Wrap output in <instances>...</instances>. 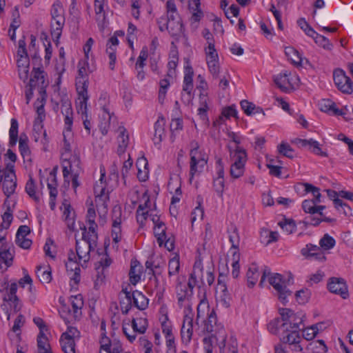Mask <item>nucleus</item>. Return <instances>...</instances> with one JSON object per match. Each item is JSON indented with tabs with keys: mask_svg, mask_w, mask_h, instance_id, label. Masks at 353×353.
<instances>
[{
	"mask_svg": "<svg viewBox=\"0 0 353 353\" xmlns=\"http://www.w3.org/2000/svg\"><path fill=\"white\" fill-rule=\"evenodd\" d=\"M279 314L281 317L276 318L268 323L269 332L279 335L281 342L288 344L293 352H301L302 338L299 331L303 322V316L289 308H280Z\"/></svg>",
	"mask_w": 353,
	"mask_h": 353,
	"instance_id": "f257e3e1",
	"label": "nucleus"
},
{
	"mask_svg": "<svg viewBox=\"0 0 353 353\" xmlns=\"http://www.w3.org/2000/svg\"><path fill=\"white\" fill-rule=\"evenodd\" d=\"M266 277L268 279L269 283L276 292L280 301L285 305L288 302V296H290L292 294V292L287 288V285L292 280V276H290L286 281L281 274L272 273L268 267H265L259 284V286L263 287V282Z\"/></svg>",
	"mask_w": 353,
	"mask_h": 353,
	"instance_id": "f03ea898",
	"label": "nucleus"
},
{
	"mask_svg": "<svg viewBox=\"0 0 353 353\" xmlns=\"http://www.w3.org/2000/svg\"><path fill=\"white\" fill-rule=\"evenodd\" d=\"M61 114L64 117L65 130L63 132V149L65 152L71 150L70 142L67 139L72 132V126L73 123V110L70 97L66 94L61 95Z\"/></svg>",
	"mask_w": 353,
	"mask_h": 353,
	"instance_id": "7ed1b4c3",
	"label": "nucleus"
},
{
	"mask_svg": "<svg viewBox=\"0 0 353 353\" xmlns=\"http://www.w3.org/2000/svg\"><path fill=\"white\" fill-rule=\"evenodd\" d=\"M200 319H202L204 323V331L208 333L215 331L217 322L216 314L214 309L210 310L208 303L205 300H201L197 306L196 324L199 323Z\"/></svg>",
	"mask_w": 353,
	"mask_h": 353,
	"instance_id": "20e7f679",
	"label": "nucleus"
},
{
	"mask_svg": "<svg viewBox=\"0 0 353 353\" xmlns=\"http://www.w3.org/2000/svg\"><path fill=\"white\" fill-rule=\"evenodd\" d=\"M50 14L52 17L51 35L54 41H58L65 24L64 9L59 1H56L52 4Z\"/></svg>",
	"mask_w": 353,
	"mask_h": 353,
	"instance_id": "39448f33",
	"label": "nucleus"
},
{
	"mask_svg": "<svg viewBox=\"0 0 353 353\" xmlns=\"http://www.w3.org/2000/svg\"><path fill=\"white\" fill-rule=\"evenodd\" d=\"M17 284H9L8 278L0 285V293L2 294L3 302L8 303L14 312H19L21 308V303L17 296Z\"/></svg>",
	"mask_w": 353,
	"mask_h": 353,
	"instance_id": "423d86ee",
	"label": "nucleus"
},
{
	"mask_svg": "<svg viewBox=\"0 0 353 353\" xmlns=\"http://www.w3.org/2000/svg\"><path fill=\"white\" fill-rule=\"evenodd\" d=\"M14 168V165L12 163H7L6 168H1L3 179L2 188L7 198L14 192L17 187V178Z\"/></svg>",
	"mask_w": 353,
	"mask_h": 353,
	"instance_id": "0eeeda50",
	"label": "nucleus"
},
{
	"mask_svg": "<svg viewBox=\"0 0 353 353\" xmlns=\"http://www.w3.org/2000/svg\"><path fill=\"white\" fill-rule=\"evenodd\" d=\"M104 176L105 174L102 173L99 183H97L94 187V192L97 210L99 213L106 214L108 211V202L109 201V194L108 192L105 191V185L103 183Z\"/></svg>",
	"mask_w": 353,
	"mask_h": 353,
	"instance_id": "6e6552de",
	"label": "nucleus"
},
{
	"mask_svg": "<svg viewBox=\"0 0 353 353\" xmlns=\"http://www.w3.org/2000/svg\"><path fill=\"white\" fill-rule=\"evenodd\" d=\"M33 75L30 79L29 87L37 89L38 92L42 98V101H46L47 99L46 88L48 85V82H46L44 77V72L40 68H34Z\"/></svg>",
	"mask_w": 353,
	"mask_h": 353,
	"instance_id": "1a4fd4ad",
	"label": "nucleus"
},
{
	"mask_svg": "<svg viewBox=\"0 0 353 353\" xmlns=\"http://www.w3.org/2000/svg\"><path fill=\"white\" fill-rule=\"evenodd\" d=\"M333 79L336 86L341 92L350 94L353 92L352 81L342 69L334 70Z\"/></svg>",
	"mask_w": 353,
	"mask_h": 353,
	"instance_id": "9d476101",
	"label": "nucleus"
},
{
	"mask_svg": "<svg viewBox=\"0 0 353 353\" xmlns=\"http://www.w3.org/2000/svg\"><path fill=\"white\" fill-rule=\"evenodd\" d=\"M193 75L194 71L190 65L186 66L185 69L181 100L183 103L187 104H188L192 99V91L193 89Z\"/></svg>",
	"mask_w": 353,
	"mask_h": 353,
	"instance_id": "9b49d317",
	"label": "nucleus"
},
{
	"mask_svg": "<svg viewBox=\"0 0 353 353\" xmlns=\"http://www.w3.org/2000/svg\"><path fill=\"white\" fill-rule=\"evenodd\" d=\"M122 210L119 205H115L112 211V236L113 241L118 243L121 241L122 237L121 224Z\"/></svg>",
	"mask_w": 353,
	"mask_h": 353,
	"instance_id": "f8f14e48",
	"label": "nucleus"
},
{
	"mask_svg": "<svg viewBox=\"0 0 353 353\" xmlns=\"http://www.w3.org/2000/svg\"><path fill=\"white\" fill-rule=\"evenodd\" d=\"M301 254L307 259L318 262L326 260L325 252L320 246L312 243L307 244L301 250Z\"/></svg>",
	"mask_w": 353,
	"mask_h": 353,
	"instance_id": "ddd939ff",
	"label": "nucleus"
},
{
	"mask_svg": "<svg viewBox=\"0 0 353 353\" xmlns=\"http://www.w3.org/2000/svg\"><path fill=\"white\" fill-rule=\"evenodd\" d=\"M88 79L77 78L76 87L79 101L77 103V105H80V110L83 112H85L86 104L88 100Z\"/></svg>",
	"mask_w": 353,
	"mask_h": 353,
	"instance_id": "4468645a",
	"label": "nucleus"
},
{
	"mask_svg": "<svg viewBox=\"0 0 353 353\" xmlns=\"http://www.w3.org/2000/svg\"><path fill=\"white\" fill-rule=\"evenodd\" d=\"M327 287L331 292L340 294L343 299H346L348 296L347 288L343 279L332 278Z\"/></svg>",
	"mask_w": 353,
	"mask_h": 353,
	"instance_id": "2eb2a0df",
	"label": "nucleus"
},
{
	"mask_svg": "<svg viewBox=\"0 0 353 353\" xmlns=\"http://www.w3.org/2000/svg\"><path fill=\"white\" fill-rule=\"evenodd\" d=\"M193 334V316L192 314H185L183 318L181 334L182 341L186 344L190 342Z\"/></svg>",
	"mask_w": 353,
	"mask_h": 353,
	"instance_id": "dca6fc26",
	"label": "nucleus"
},
{
	"mask_svg": "<svg viewBox=\"0 0 353 353\" xmlns=\"http://www.w3.org/2000/svg\"><path fill=\"white\" fill-rule=\"evenodd\" d=\"M80 159L74 155L69 159L65 160L63 164V175L65 179L70 173H78L80 170Z\"/></svg>",
	"mask_w": 353,
	"mask_h": 353,
	"instance_id": "f3484780",
	"label": "nucleus"
},
{
	"mask_svg": "<svg viewBox=\"0 0 353 353\" xmlns=\"http://www.w3.org/2000/svg\"><path fill=\"white\" fill-rule=\"evenodd\" d=\"M95 247L88 244L86 241H76V252L79 261L87 263L90 260V252Z\"/></svg>",
	"mask_w": 353,
	"mask_h": 353,
	"instance_id": "a211bd4d",
	"label": "nucleus"
},
{
	"mask_svg": "<svg viewBox=\"0 0 353 353\" xmlns=\"http://www.w3.org/2000/svg\"><path fill=\"white\" fill-rule=\"evenodd\" d=\"M291 73L288 71H285L281 73L274 79L275 84L284 92H289L293 89L292 79L289 78Z\"/></svg>",
	"mask_w": 353,
	"mask_h": 353,
	"instance_id": "6ab92c4d",
	"label": "nucleus"
},
{
	"mask_svg": "<svg viewBox=\"0 0 353 353\" xmlns=\"http://www.w3.org/2000/svg\"><path fill=\"white\" fill-rule=\"evenodd\" d=\"M294 142L296 144L299 145L301 147H307L310 150H311L313 153L322 156L326 157L327 154L325 152L321 150V148L319 146V143L318 141H314L313 139H296Z\"/></svg>",
	"mask_w": 353,
	"mask_h": 353,
	"instance_id": "aec40b11",
	"label": "nucleus"
},
{
	"mask_svg": "<svg viewBox=\"0 0 353 353\" xmlns=\"http://www.w3.org/2000/svg\"><path fill=\"white\" fill-rule=\"evenodd\" d=\"M206 164L207 161L203 157L195 156L190 157V180H192L195 174L201 172Z\"/></svg>",
	"mask_w": 353,
	"mask_h": 353,
	"instance_id": "412c9836",
	"label": "nucleus"
},
{
	"mask_svg": "<svg viewBox=\"0 0 353 353\" xmlns=\"http://www.w3.org/2000/svg\"><path fill=\"white\" fill-rule=\"evenodd\" d=\"M229 148L230 158L232 163H236L239 165L243 164V165H245L247 161V154L245 150L239 146H235L233 149L229 146Z\"/></svg>",
	"mask_w": 353,
	"mask_h": 353,
	"instance_id": "4be33fe9",
	"label": "nucleus"
},
{
	"mask_svg": "<svg viewBox=\"0 0 353 353\" xmlns=\"http://www.w3.org/2000/svg\"><path fill=\"white\" fill-rule=\"evenodd\" d=\"M142 272V266L137 260H132L130 270L129 272V277L130 283L135 285L141 279V274Z\"/></svg>",
	"mask_w": 353,
	"mask_h": 353,
	"instance_id": "5701e85b",
	"label": "nucleus"
},
{
	"mask_svg": "<svg viewBox=\"0 0 353 353\" xmlns=\"http://www.w3.org/2000/svg\"><path fill=\"white\" fill-rule=\"evenodd\" d=\"M133 305L140 310H145L148 306V299L141 292L134 290L132 293Z\"/></svg>",
	"mask_w": 353,
	"mask_h": 353,
	"instance_id": "b1692460",
	"label": "nucleus"
},
{
	"mask_svg": "<svg viewBox=\"0 0 353 353\" xmlns=\"http://www.w3.org/2000/svg\"><path fill=\"white\" fill-rule=\"evenodd\" d=\"M319 105L322 112H331L334 115H344L345 114L343 110L337 108L335 103L330 99H323Z\"/></svg>",
	"mask_w": 353,
	"mask_h": 353,
	"instance_id": "393cba45",
	"label": "nucleus"
},
{
	"mask_svg": "<svg viewBox=\"0 0 353 353\" xmlns=\"http://www.w3.org/2000/svg\"><path fill=\"white\" fill-rule=\"evenodd\" d=\"M118 130L119 135L118 137L117 153L119 155H121L124 153L128 145L129 137L126 129L123 126H120Z\"/></svg>",
	"mask_w": 353,
	"mask_h": 353,
	"instance_id": "a878e982",
	"label": "nucleus"
},
{
	"mask_svg": "<svg viewBox=\"0 0 353 353\" xmlns=\"http://www.w3.org/2000/svg\"><path fill=\"white\" fill-rule=\"evenodd\" d=\"M200 0H190L189 9L192 12L191 21L192 22H199L203 17V13L200 8Z\"/></svg>",
	"mask_w": 353,
	"mask_h": 353,
	"instance_id": "bb28decb",
	"label": "nucleus"
},
{
	"mask_svg": "<svg viewBox=\"0 0 353 353\" xmlns=\"http://www.w3.org/2000/svg\"><path fill=\"white\" fill-rule=\"evenodd\" d=\"M70 303L72 307V313L74 319H79L81 316V309L83 307V300L81 294L72 296Z\"/></svg>",
	"mask_w": 353,
	"mask_h": 353,
	"instance_id": "cd10ccee",
	"label": "nucleus"
},
{
	"mask_svg": "<svg viewBox=\"0 0 353 353\" xmlns=\"http://www.w3.org/2000/svg\"><path fill=\"white\" fill-rule=\"evenodd\" d=\"M208 101L209 98L207 93H200L199 94V103L200 106L198 109V115L203 121H208Z\"/></svg>",
	"mask_w": 353,
	"mask_h": 353,
	"instance_id": "c85d7f7f",
	"label": "nucleus"
},
{
	"mask_svg": "<svg viewBox=\"0 0 353 353\" xmlns=\"http://www.w3.org/2000/svg\"><path fill=\"white\" fill-rule=\"evenodd\" d=\"M170 25V20L167 19V22L163 23V26H161L160 30L164 31L167 30L172 35H177L182 32L183 25L181 20L173 21L171 26Z\"/></svg>",
	"mask_w": 353,
	"mask_h": 353,
	"instance_id": "c756f323",
	"label": "nucleus"
},
{
	"mask_svg": "<svg viewBox=\"0 0 353 353\" xmlns=\"http://www.w3.org/2000/svg\"><path fill=\"white\" fill-rule=\"evenodd\" d=\"M66 334H62L60 339V343L64 353H75L74 339L66 337Z\"/></svg>",
	"mask_w": 353,
	"mask_h": 353,
	"instance_id": "7c9ffc66",
	"label": "nucleus"
},
{
	"mask_svg": "<svg viewBox=\"0 0 353 353\" xmlns=\"http://www.w3.org/2000/svg\"><path fill=\"white\" fill-rule=\"evenodd\" d=\"M37 353H52L50 350V345L48 342V339L43 332V330L39 332L37 336Z\"/></svg>",
	"mask_w": 353,
	"mask_h": 353,
	"instance_id": "2f4dec72",
	"label": "nucleus"
},
{
	"mask_svg": "<svg viewBox=\"0 0 353 353\" xmlns=\"http://www.w3.org/2000/svg\"><path fill=\"white\" fill-rule=\"evenodd\" d=\"M36 274L42 283H49L52 280L51 270L49 266L37 267Z\"/></svg>",
	"mask_w": 353,
	"mask_h": 353,
	"instance_id": "473e14b6",
	"label": "nucleus"
},
{
	"mask_svg": "<svg viewBox=\"0 0 353 353\" xmlns=\"http://www.w3.org/2000/svg\"><path fill=\"white\" fill-rule=\"evenodd\" d=\"M148 325V320L145 318H137L132 320V327L133 330V333H145Z\"/></svg>",
	"mask_w": 353,
	"mask_h": 353,
	"instance_id": "72a5a7b5",
	"label": "nucleus"
},
{
	"mask_svg": "<svg viewBox=\"0 0 353 353\" xmlns=\"http://www.w3.org/2000/svg\"><path fill=\"white\" fill-rule=\"evenodd\" d=\"M148 162L145 158L138 159L137 166L138 168L137 177L141 181H145L148 177Z\"/></svg>",
	"mask_w": 353,
	"mask_h": 353,
	"instance_id": "f704fd0d",
	"label": "nucleus"
},
{
	"mask_svg": "<svg viewBox=\"0 0 353 353\" xmlns=\"http://www.w3.org/2000/svg\"><path fill=\"white\" fill-rule=\"evenodd\" d=\"M325 221L327 223H332L335 221V219L326 217L324 214L323 216H316L315 215H309L305 218L304 223L306 225H310L313 226H317L321 222Z\"/></svg>",
	"mask_w": 353,
	"mask_h": 353,
	"instance_id": "c9c22d12",
	"label": "nucleus"
},
{
	"mask_svg": "<svg viewBox=\"0 0 353 353\" xmlns=\"http://www.w3.org/2000/svg\"><path fill=\"white\" fill-rule=\"evenodd\" d=\"M285 55L291 60L292 63L296 65H302V57L300 53L292 47H287L285 50Z\"/></svg>",
	"mask_w": 353,
	"mask_h": 353,
	"instance_id": "e433bc0d",
	"label": "nucleus"
},
{
	"mask_svg": "<svg viewBox=\"0 0 353 353\" xmlns=\"http://www.w3.org/2000/svg\"><path fill=\"white\" fill-rule=\"evenodd\" d=\"M176 290L179 303H182L187 297L192 295L186 285L183 284L182 282L179 281V279H178Z\"/></svg>",
	"mask_w": 353,
	"mask_h": 353,
	"instance_id": "4c0bfd02",
	"label": "nucleus"
},
{
	"mask_svg": "<svg viewBox=\"0 0 353 353\" xmlns=\"http://www.w3.org/2000/svg\"><path fill=\"white\" fill-rule=\"evenodd\" d=\"M246 276H247L248 287L249 288L254 287L259 279V276L258 268L255 264H252V266L249 268V269L247 272Z\"/></svg>",
	"mask_w": 353,
	"mask_h": 353,
	"instance_id": "58836bf2",
	"label": "nucleus"
},
{
	"mask_svg": "<svg viewBox=\"0 0 353 353\" xmlns=\"http://www.w3.org/2000/svg\"><path fill=\"white\" fill-rule=\"evenodd\" d=\"M229 240L232 243V248L238 250L240 242V236L238 232V229L234 225H231L228 229Z\"/></svg>",
	"mask_w": 353,
	"mask_h": 353,
	"instance_id": "ea45409f",
	"label": "nucleus"
},
{
	"mask_svg": "<svg viewBox=\"0 0 353 353\" xmlns=\"http://www.w3.org/2000/svg\"><path fill=\"white\" fill-rule=\"evenodd\" d=\"M19 123L16 119H11V126L9 131L10 141L9 145L13 147L16 145L18 140Z\"/></svg>",
	"mask_w": 353,
	"mask_h": 353,
	"instance_id": "a19ab883",
	"label": "nucleus"
},
{
	"mask_svg": "<svg viewBox=\"0 0 353 353\" xmlns=\"http://www.w3.org/2000/svg\"><path fill=\"white\" fill-rule=\"evenodd\" d=\"M336 241L333 237L328 234H325L319 241V245L322 250L325 252L334 247Z\"/></svg>",
	"mask_w": 353,
	"mask_h": 353,
	"instance_id": "79ce46f5",
	"label": "nucleus"
},
{
	"mask_svg": "<svg viewBox=\"0 0 353 353\" xmlns=\"http://www.w3.org/2000/svg\"><path fill=\"white\" fill-rule=\"evenodd\" d=\"M308 348L312 353H326L327 351V347L323 340H317L310 343Z\"/></svg>",
	"mask_w": 353,
	"mask_h": 353,
	"instance_id": "37998d69",
	"label": "nucleus"
},
{
	"mask_svg": "<svg viewBox=\"0 0 353 353\" xmlns=\"http://www.w3.org/2000/svg\"><path fill=\"white\" fill-rule=\"evenodd\" d=\"M180 269V262L179 256H175L170 259L168 263L169 276H175L178 274Z\"/></svg>",
	"mask_w": 353,
	"mask_h": 353,
	"instance_id": "c03bdc74",
	"label": "nucleus"
},
{
	"mask_svg": "<svg viewBox=\"0 0 353 353\" xmlns=\"http://www.w3.org/2000/svg\"><path fill=\"white\" fill-rule=\"evenodd\" d=\"M326 192L328 197L333 200L336 208L338 209L339 207H347L350 210V206L346 203H344L341 199H339V196H340L338 192L332 190H326Z\"/></svg>",
	"mask_w": 353,
	"mask_h": 353,
	"instance_id": "a18cd8bd",
	"label": "nucleus"
},
{
	"mask_svg": "<svg viewBox=\"0 0 353 353\" xmlns=\"http://www.w3.org/2000/svg\"><path fill=\"white\" fill-rule=\"evenodd\" d=\"M165 230L166 227L165 224H163L162 226L157 225L154 228V233L155 236L157 237V240L159 246L163 245V243L164 240L166 239Z\"/></svg>",
	"mask_w": 353,
	"mask_h": 353,
	"instance_id": "49530a36",
	"label": "nucleus"
},
{
	"mask_svg": "<svg viewBox=\"0 0 353 353\" xmlns=\"http://www.w3.org/2000/svg\"><path fill=\"white\" fill-rule=\"evenodd\" d=\"M35 183L33 179L30 176L26 185V192L36 202L39 201V196L36 194Z\"/></svg>",
	"mask_w": 353,
	"mask_h": 353,
	"instance_id": "de8ad7c7",
	"label": "nucleus"
},
{
	"mask_svg": "<svg viewBox=\"0 0 353 353\" xmlns=\"http://www.w3.org/2000/svg\"><path fill=\"white\" fill-rule=\"evenodd\" d=\"M14 256L9 250L0 252V262L5 264V270L12 265Z\"/></svg>",
	"mask_w": 353,
	"mask_h": 353,
	"instance_id": "09e8293b",
	"label": "nucleus"
},
{
	"mask_svg": "<svg viewBox=\"0 0 353 353\" xmlns=\"http://www.w3.org/2000/svg\"><path fill=\"white\" fill-rule=\"evenodd\" d=\"M277 149L279 154L289 159L294 158V150L288 143L283 142L277 146Z\"/></svg>",
	"mask_w": 353,
	"mask_h": 353,
	"instance_id": "8fccbe9b",
	"label": "nucleus"
},
{
	"mask_svg": "<svg viewBox=\"0 0 353 353\" xmlns=\"http://www.w3.org/2000/svg\"><path fill=\"white\" fill-rule=\"evenodd\" d=\"M170 128L171 131V139L172 141H174L175 139V132L181 131L183 129L182 119L179 118L172 119L170 123Z\"/></svg>",
	"mask_w": 353,
	"mask_h": 353,
	"instance_id": "3c124183",
	"label": "nucleus"
},
{
	"mask_svg": "<svg viewBox=\"0 0 353 353\" xmlns=\"http://www.w3.org/2000/svg\"><path fill=\"white\" fill-rule=\"evenodd\" d=\"M239 258L240 254L237 251H234L232 254V275L233 278L236 279L239 274Z\"/></svg>",
	"mask_w": 353,
	"mask_h": 353,
	"instance_id": "603ef678",
	"label": "nucleus"
},
{
	"mask_svg": "<svg viewBox=\"0 0 353 353\" xmlns=\"http://www.w3.org/2000/svg\"><path fill=\"white\" fill-rule=\"evenodd\" d=\"M208 70L212 75L214 79H217L220 72V65L219 63V59L217 60H210L207 61Z\"/></svg>",
	"mask_w": 353,
	"mask_h": 353,
	"instance_id": "864d4df0",
	"label": "nucleus"
},
{
	"mask_svg": "<svg viewBox=\"0 0 353 353\" xmlns=\"http://www.w3.org/2000/svg\"><path fill=\"white\" fill-rule=\"evenodd\" d=\"M303 185L305 186V190L306 192H311L312 193L314 196V199H312V201H315L316 203L321 202V194L319 192V189L312 184L310 183H304Z\"/></svg>",
	"mask_w": 353,
	"mask_h": 353,
	"instance_id": "5fc2aeb1",
	"label": "nucleus"
},
{
	"mask_svg": "<svg viewBox=\"0 0 353 353\" xmlns=\"http://www.w3.org/2000/svg\"><path fill=\"white\" fill-rule=\"evenodd\" d=\"M245 165H239L236 163H232L230 167V174L234 179H238L243 174Z\"/></svg>",
	"mask_w": 353,
	"mask_h": 353,
	"instance_id": "6e6d98bb",
	"label": "nucleus"
},
{
	"mask_svg": "<svg viewBox=\"0 0 353 353\" xmlns=\"http://www.w3.org/2000/svg\"><path fill=\"white\" fill-rule=\"evenodd\" d=\"M79 70V77L77 78L82 79H87L88 72H91L92 71L90 70L88 67V63L86 61H81L79 62L78 64Z\"/></svg>",
	"mask_w": 353,
	"mask_h": 353,
	"instance_id": "4d7b16f0",
	"label": "nucleus"
},
{
	"mask_svg": "<svg viewBox=\"0 0 353 353\" xmlns=\"http://www.w3.org/2000/svg\"><path fill=\"white\" fill-rule=\"evenodd\" d=\"M19 148L23 157L30 154V151L28 144V138L26 136L24 138H23L22 136L20 137L19 140Z\"/></svg>",
	"mask_w": 353,
	"mask_h": 353,
	"instance_id": "13d9d810",
	"label": "nucleus"
},
{
	"mask_svg": "<svg viewBox=\"0 0 353 353\" xmlns=\"http://www.w3.org/2000/svg\"><path fill=\"white\" fill-rule=\"evenodd\" d=\"M159 100L162 103L166 94L168 88L170 86V82L167 79H161L159 82Z\"/></svg>",
	"mask_w": 353,
	"mask_h": 353,
	"instance_id": "bf43d9fd",
	"label": "nucleus"
},
{
	"mask_svg": "<svg viewBox=\"0 0 353 353\" xmlns=\"http://www.w3.org/2000/svg\"><path fill=\"white\" fill-rule=\"evenodd\" d=\"M279 224L288 234L293 233L296 230V225L293 220L285 219L284 221H281Z\"/></svg>",
	"mask_w": 353,
	"mask_h": 353,
	"instance_id": "052dcab7",
	"label": "nucleus"
},
{
	"mask_svg": "<svg viewBox=\"0 0 353 353\" xmlns=\"http://www.w3.org/2000/svg\"><path fill=\"white\" fill-rule=\"evenodd\" d=\"M205 52L206 55V61L219 59L217 52L214 48V43H209V45H208L205 48Z\"/></svg>",
	"mask_w": 353,
	"mask_h": 353,
	"instance_id": "680f3d73",
	"label": "nucleus"
},
{
	"mask_svg": "<svg viewBox=\"0 0 353 353\" xmlns=\"http://www.w3.org/2000/svg\"><path fill=\"white\" fill-rule=\"evenodd\" d=\"M314 40L316 44L323 47L324 49L331 50L332 48V44L330 42L329 39L323 35L319 34H316Z\"/></svg>",
	"mask_w": 353,
	"mask_h": 353,
	"instance_id": "e2e57ef3",
	"label": "nucleus"
},
{
	"mask_svg": "<svg viewBox=\"0 0 353 353\" xmlns=\"http://www.w3.org/2000/svg\"><path fill=\"white\" fill-rule=\"evenodd\" d=\"M316 205L315 201L312 199L305 200L302 203V208L305 212L310 214V215H315Z\"/></svg>",
	"mask_w": 353,
	"mask_h": 353,
	"instance_id": "0e129e2a",
	"label": "nucleus"
},
{
	"mask_svg": "<svg viewBox=\"0 0 353 353\" xmlns=\"http://www.w3.org/2000/svg\"><path fill=\"white\" fill-rule=\"evenodd\" d=\"M148 56V48L143 47L140 52L137 61L136 63V68H143L145 65V61L147 59Z\"/></svg>",
	"mask_w": 353,
	"mask_h": 353,
	"instance_id": "69168bd1",
	"label": "nucleus"
},
{
	"mask_svg": "<svg viewBox=\"0 0 353 353\" xmlns=\"http://www.w3.org/2000/svg\"><path fill=\"white\" fill-rule=\"evenodd\" d=\"M137 27L131 22L128 23V41L129 43V46L131 48H133V41L134 39L136 38L135 33L137 32Z\"/></svg>",
	"mask_w": 353,
	"mask_h": 353,
	"instance_id": "338daca9",
	"label": "nucleus"
},
{
	"mask_svg": "<svg viewBox=\"0 0 353 353\" xmlns=\"http://www.w3.org/2000/svg\"><path fill=\"white\" fill-rule=\"evenodd\" d=\"M106 52L108 54L109 57V68L111 70H114L115 62L117 59L116 56V48H112V46H108L106 49Z\"/></svg>",
	"mask_w": 353,
	"mask_h": 353,
	"instance_id": "774afa93",
	"label": "nucleus"
}]
</instances>
